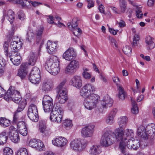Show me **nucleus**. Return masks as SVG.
I'll list each match as a JSON object with an SVG mask.
<instances>
[{"label": "nucleus", "instance_id": "nucleus-57", "mask_svg": "<svg viewBox=\"0 0 155 155\" xmlns=\"http://www.w3.org/2000/svg\"><path fill=\"white\" fill-rule=\"evenodd\" d=\"M18 17L21 20H23L25 18V14L23 11L21 10L18 12Z\"/></svg>", "mask_w": 155, "mask_h": 155}, {"label": "nucleus", "instance_id": "nucleus-56", "mask_svg": "<svg viewBox=\"0 0 155 155\" xmlns=\"http://www.w3.org/2000/svg\"><path fill=\"white\" fill-rule=\"evenodd\" d=\"M46 126L42 124V122H40L39 124V130L40 132L44 133L45 131Z\"/></svg>", "mask_w": 155, "mask_h": 155}, {"label": "nucleus", "instance_id": "nucleus-37", "mask_svg": "<svg viewBox=\"0 0 155 155\" xmlns=\"http://www.w3.org/2000/svg\"><path fill=\"white\" fill-rule=\"evenodd\" d=\"M131 103L132 108L131 109V112L132 114H136L138 113V107L136 102L131 99Z\"/></svg>", "mask_w": 155, "mask_h": 155}, {"label": "nucleus", "instance_id": "nucleus-23", "mask_svg": "<svg viewBox=\"0 0 155 155\" xmlns=\"http://www.w3.org/2000/svg\"><path fill=\"white\" fill-rule=\"evenodd\" d=\"M56 65L51 66L45 68V69L51 74L55 75L57 74L59 72L60 68L59 67V64Z\"/></svg>", "mask_w": 155, "mask_h": 155}, {"label": "nucleus", "instance_id": "nucleus-5", "mask_svg": "<svg viewBox=\"0 0 155 155\" xmlns=\"http://www.w3.org/2000/svg\"><path fill=\"white\" fill-rule=\"evenodd\" d=\"M63 110L60 105H55L51 111L50 119L52 121L61 123L63 119Z\"/></svg>", "mask_w": 155, "mask_h": 155}, {"label": "nucleus", "instance_id": "nucleus-35", "mask_svg": "<svg viewBox=\"0 0 155 155\" xmlns=\"http://www.w3.org/2000/svg\"><path fill=\"white\" fill-rule=\"evenodd\" d=\"M124 134L125 137L127 138V140H129L130 138H133L134 136V132L132 130L127 129L124 130Z\"/></svg>", "mask_w": 155, "mask_h": 155}, {"label": "nucleus", "instance_id": "nucleus-58", "mask_svg": "<svg viewBox=\"0 0 155 155\" xmlns=\"http://www.w3.org/2000/svg\"><path fill=\"white\" fill-rule=\"evenodd\" d=\"M82 74L83 76L86 79H89L91 78V74L88 72L83 71Z\"/></svg>", "mask_w": 155, "mask_h": 155}, {"label": "nucleus", "instance_id": "nucleus-30", "mask_svg": "<svg viewBox=\"0 0 155 155\" xmlns=\"http://www.w3.org/2000/svg\"><path fill=\"white\" fill-rule=\"evenodd\" d=\"M101 152L100 147L96 145L91 147L90 150L91 155H96L99 154Z\"/></svg>", "mask_w": 155, "mask_h": 155}, {"label": "nucleus", "instance_id": "nucleus-19", "mask_svg": "<svg viewBox=\"0 0 155 155\" xmlns=\"http://www.w3.org/2000/svg\"><path fill=\"white\" fill-rule=\"evenodd\" d=\"M113 103V100L108 95H106L104 97L101 104L103 108H107L111 107Z\"/></svg>", "mask_w": 155, "mask_h": 155}, {"label": "nucleus", "instance_id": "nucleus-4", "mask_svg": "<svg viewBox=\"0 0 155 155\" xmlns=\"http://www.w3.org/2000/svg\"><path fill=\"white\" fill-rule=\"evenodd\" d=\"M10 87L4 97L7 101L12 100L17 104H19L21 100V97L19 91L12 89Z\"/></svg>", "mask_w": 155, "mask_h": 155}, {"label": "nucleus", "instance_id": "nucleus-59", "mask_svg": "<svg viewBox=\"0 0 155 155\" xmlns=\"http://www.w3.org/2000/svg\"><path fill=\"white\" fill-rule=\"evenodd\" d=\"M87 8H88L90 9L94 6V3L92 0H87Z\"/></svg>", "mask_w": 155, "mask_h": 155}, {"label": "nucleus", "instance_id": "nucleus-54", "mask_svg": "<svg viewBox=\"0 0 155 155\" xmlns=\"http://www.w3.org/2000/svg\"><path fill=\"white\" fill-rule=\"evenodd\" d=\"M139 39V38L138 35H135L133 39V42L132 44L133 46L137 45V42Z\"/></svg>", "mask_w": 155, "mask_h": 155}, {"label": "nucleus", "instance_id": "nucleus-11", "mask_svg": "<svg viewBox=\"0 0 155 155\" xmlns=\"http://www.w3.org/2000/svg\"><path fill=\"white\" fill-rule=\"evenodd\" d=\"M112 137L110 134L108 132L105 133L101 138L100 142L101 144L106 147L112 145L113 143Z\"/></svg>", "mask_w": 155, "mask_h": 155}, {"label": "nucleus", "instance_id": "nucleus-25", "mask_svg": "<svg viewBox=\"0 0 155 155\" xmlns=\"http://www.w3.org/2000/svg\"><path fill=\"white\" fill-rule=\"evenodd\" d=\"M47 49L49 54H52L53 52H55L57 51V44L56 43L51 42L48 40L47 43Z\"/></svg>", "mask_w": 155, "mask_h": 155}, {"label": "nucleus", "instance_id": "nucleus-45", "mask_svg": "<svg viewBox=\"0 0 155 155\" xmlns=\"http://www.w3.org/2000/svg\"><path fill=\"white\" fill-rule=\"evenodd\" d=\"M78 76L75 75L72 78L70 82V84L76 87L78 86Z\"/></svg>", "mask_w": 155, "mask_h": 155}, {"label": "nucleus", "instance_id": "nucleus-61", "mask_svg": "<svg viewBox=\"0 0 155 155\" xmlns=\"http://www.w3.org/2000/svg\"><path fill=\"white\" fill-rule=\"evenodd\" d=\"M26 2H28L29 3H31L32 4V6L34 7H36L38 5L40 4H42L40 2H38L34 1L33 2L31 1H28L26 0L25 1V3Z\"/></svg>", "mask_w": 155, "mask_h": 155}, {"label": "nucleus", "instance_id": "nucleus-6", "mask_svg": "<svg viewBox=\"0 0 155 155\" xmlns=\"http://www.w3.org/2000/svg\"><path fill=\"white\" fill-rule=\"evenodd\" d=\"M53 100L48 95H46L44 96L42 101L43 108L45 112H49L51 111H53V109L54 105L58 104H54L53 106Z\"/></svg>", "mask_w": 155, "mask_h": 155}, {"label": "nucleus", "instance_id": "nucleus-3", "mask_svg": "<svg viewBox=\"0 0 155 155\" xmlns=\"http://www.w3.org/2000/svg\"><path fill=\"white\" fill-rule=\"evenodd\" d=\"M66 82V80H64L58 86L56 89L57 93L56 100L61 104L64 103L67 100V90L63 87Z\"/></svg>", "mask_w": 155, "mask_h": 155}, {"label": "nucleus", "instance_id": "nucleus-9", "mask_svg": "<svg viewBox=\"0 0 155 155\" xmlns=\"http://www.w3.org/2000/svg\"><path fill=\"white\" fill-rule=\"evenodd\" d=\"M95 126L92 124H89L83 127L81 131V136L83 137H91L92 136Z\"/></svg>", "mask_w": 155, "mask_h": 155}, {"label": "nucleus", "instance_id": "nucleus-14", "mask_svg": "<svg viewBox=\"0 0 155 155\" xmlns=\"http://www.w3.org/2000/svg\"><path fill=\"white\" fill-rule=\"evenodd\" d=\"M28 65L26 63H23L21 64L20 68L18 71L17 75L21 79H24L28 73L27 69Z\"/></svg>", "mask_w": 155, "mask_h": 155}, {"label": "nucleus", "instance_id": "nucleus-20", "mask_svg": "<svg viewBox=\"0 0 155 155\" xmlns=\"http://www.w3.org/2000/svg\"><path fill=\"white\" fill-rule=\"evenodd\" d=\"M126 145L129 149H133L136 150L140 147L139 141L138 140H133L130 139L127 142Z\"/></svg>", "mask_w": 155, "mask_h": 155}, {"label": "nucleus", "instance_id": "nucleus-55", "mask_svg": "<svg viewBox=\"0 0 155 155\" xmlns=\"http://www.w3.org/2000/svg\"><path fill=\"white\" fill-rule=\"evenodd\" d=\"M49 18H48V22L51 24H55V19L54 17L51 15H49L48 16Z\"/></svg>", "mask_w": 155, "mask_h": 155}, {"label": "nucleus", "instance_id": "nucleus-10", "mask_svg": "<svg viewBox=\"0 0 155 155\" xmlns=\"http://www.w3.org/2000/svg\"><path fill=\"white\" fill-rule=\"evenodd\" d=\"M78 18H74L72 20V24L71 22L68 23V27L70 30L72 31L74 37H73L72 39L75 42H77L78 37Z\"/></svg>", "mask_w": 155, "mask_h": 155}, {"label": "nucleus", "instance_id": "nucleus-26", "mask_svg": "<svg viewBox=\"0 0 155 155\" xmlns=\"http://www.w3.org/2000/svg\"><path fill=\"white\" fill-rule=\"evenodd\" d=\"M10 45L12 50V53L18 52L19 49H20L21 46V42L14 41L13 39Z\"/></svg>", "mask_w": 155, "mask_h": 155}, {"label": "nucleus", "instance_id": "nucleus-8", "mask_svg": "<svg viewBox=\"0 0 155 155\" xmlns=\"http://www.w3.org/2000/svg\"><path fill=\"white\" fill-rule=\"evenodd\" d=\"M40 71L38 68L37 67H34L29 75V80L32 83L38 84L40 80Z\"/></svg>", "mask_w": 155, "mask_h": 155}, {"label": "nucleus", "instance_id": "nucleus-32", "mask_svg": "<svg viewBox=\"0 0 155 155\" xmlns=\"http://www.w3.org/2000/svg\"><path fill=\"white\" fill-rule=\"evenodd\" d=\"M147 134H154L155 135V125L154 124L147 125L145 128Z\"/></svg>", "mask_w": 155, "mask_h": 155}, {"label": "nucleus", "instance_id": "nucleus-13", "mask_svg": "<svg viewBox=\"0 0 155 155\" xmlns=\"http://www.w3.org/2000/svg\"><path fill=\"white\" fill-rule=\"evenodd\" d=\"M76 55V53L74 49L72 48H70L63 54V57L66 60L70 61L74 59Z\"/></svg>", "mask_w": 155, "mask_h": 155}, {"label": "nucleus", "instance_id": "nucleus-50", "mask_svg": "<svg viewBox=\"0 0 155 155\" xmlns=\"http://www.w3.org/2000/svg\"><path fill=\"white\" fill-rule=\"evenodd\" d=\"M4 52L5 53V54L8 56V41H5L3 45Z\"/></svg>", "mask_w": 155, "mask_h": 155}, {"label": "nucleus", "instance_id": "nucleus-1", "mask_svg": "<svg viewBox=\"0 0 155 155\" xmlns=\"http://www.w3.org/2000/svg\"><path fill=\"white\" fill-rule=\"evenodd\" d=\"M84 102L85 107L89 110H91L95 107L100 101V96L96 94H91L87 95Z\"/></svg>", "mask_w": 155, "mask_h": 155}, {"label": "nucleus", "instance_id": "nucleus-39", "mask_svg": "<svg viewBox=\"0 0 155 155\" xmlns=\"http://www.w3.org/2000/svg\"><path fill=\"white\" fill-rule=\"evenodd\" d=\"M71 148L73 150H78V139H76L72 141L70 143Z\"/></svg>", "mask_w": 155, "mask_h": 155}, {"label": "nucleus", "instance_id": "nucleus-15", "mask_svg": "<svg viewBox=\"0 0 155 155\" xmlns=\"http://www.w3.org/2000/svg\"><path fill=\"white\" fill-rule=\"evenodd\" d=\"M52 143L54 145L60 147H65L66 145L68 140L64 137H59L52 140Z\"/></svg>", "mask_w": 155, "mask_h": 155}, {"label": "nucleus", "instance_id": "nucleus-33", "mask_svg": "<svg viewBox=\"0 0 155 155\" xmlns=\"http://www.w3.org/2000/svg\"><path fill=\"white\" fill-rule=\"evenodd\" d=\"M117 87L119 91L118 97L121 100L124 99L126 94L124 89L120 86H117Z\"/></svg>", "mask_w": 155, "mask_h": 155}, {"label": "nucleus", "instance_id": "nucleus-47", "mask_svg": "<svg viewBox=\"0 0 155 155\" xmlns=\"http://www.w3.org/2000/svg\"><path fill=\"white\" fill-rule=\"evenodd\" d=\"M37 150L39 151H42L45 149L44 145L43 143L39 140L37 143V146L36 147Z\"/></svg>", "mask_w": 155, "mask_h": 155}, {"label": "nucleus", "instance_id": "nucleus-62", "mask_svg": "<svg viewBox=\"0 0 155 155\" xmlns=\"http://www.w3.org/2000/svg\"><path fill=\"white\" fill-rule=\"evenodd\" d=\"M9 134H12L18 133L16 129L13 126H11L9 128Z\"/></svg>", "mask_w": 155, "mask_h": 155}, {"label": "nucleus", "instance_id": "nucleus-43", "mask_svg": "<svg viewBox=\"0 0 155 155\" xmlns=\"http://www.w3.org/2000/svg\"><path fill=\"white\" fill-rule=\"evenodd\" d=\"M17 155H28L27 149L25 148H21L17 151Z\"/></svg>", "mask_w": 155, "mask_h": 155}, {"label": "nucleus", "instance_id": "nucleus-29", "mask_svg": "<svg viewBox=\"0 0 155 155\" xmlns=\"http://www.w3.org/2000/svg\"><path fill=\"white\" fill-rule=\"evenodd\" d=\"M8 139V136L6 131H4L0 134V145H3L5 144Z\"/></svg>", "mask_w": 155, "mask_h": 155}, {"label": "nucleus", "instance_id": "nucleus-53", "mask_svg": "<svg viewBox=\"0 0 155 155\" xmlns=\"http://www.w3.org/2000/svg\"><path fill=\"white\" fill-rule=\"evenodd\" d=\"M114 117L113 116H110L109 115L107 117L106 121L107 124H111L113 122Z\"/></svg>", "mask_w": 155, "mask_h": 155}, {"label": "nucleus", "instance_id": "nucleus-48", "mask_svg": "<svg viewBox=\"0 0 155 155\" xmlns=\"http://www.w3.org/2000/svg\"><path fill=\"white\" fill-rule=\"evenodd\" d=\"M20 103L21 104V105H18V108L17 110L15 112H17H17H20L22 111L25 108L26 105L25 101L24 102L23 101L22 102H20Z\"/></svg>", "mask_w": 155, "mask_h": 155}, {"label": "nucleus", "instance_id": "nucleus-28", "mask_svg": "<svg viewBox=\"0 0 155 155\" xmlns=\"http://www.w3.org/2000/svg\"><path fill=\"white\" fill-rule=\"evenodd\" d=\"M37 59V55L33 52H31L29 56L28 64L29 65L33 66L35 63Z\"/></svg>", "mask_w": 155, "mask_h": 155}, {"label": "nucleus", "instance_id": "nucleus-64", "mask_svg": "<svg viewBox=\"0 0 155 155\" xmlns=\"http://www.w3.org/2000/svg\"><path fill=\"white\" fill-rule=\"evenodd\" d=\"M15 17V14L13 15H12L11 16H9L7 17V19H8V20L10 21L11 24H12L13 23L14 21Z\"/></svg>", "mask_w": 155, "mask_h": 155}, {"label": "nucleus", "instance_id": "nucleus-2", "mask_svg": "<svg viewBox=\"0 0 155 155\" xmlns=\"http://www.w3.org/2000/svg\"><path fill=\"white\" fill-rule=\"evenodd\" d=\"M124 132V130L121 128L116 129L114 132L116 140L117 141L120 142L119 147L123 153H125V149L127 140Z\"/></svg>", "mask_w": 155, "mask_h": 155}, {"label": "nucleus", "instance_id": "nucleus-12", "mask_svg": "<svg viewBox=\"0 0 155 155\" xmlns=\"http://www.w3.org/2000/svg\"><path fill=\"white\" fill-rule=\"evenodd\" d=\"M95 91L94 87L91 84H86L83 87L80 91V94L81 96L85 97L87 95H90L89 93L91 94Z\"/></svg>", "mask_w": 155, "mask_h": 155}, {"label": "nucleus", "instance_id": "nucleus-27", "mask_svg": "<svg viewBox=\"0 0 155 155\" xmlns=\"http://www.w3.org/2000/svg\"><path fill=\"white\" fill-rule=\"evenodd\" d=\"M153 40V38L150 36L146 37L145 41L147 44L146 46L147 49H151L154 48L155 44Z\"/></svg>", "mask_w": 155, "mask_h": 155}, {"label": "nucleus", "instance_id": "nucleus-16", "mask_svg": "<svg viewBox=\"0 0 155 155\" xmlns=\"http://www.w3.org/2000/svg\"><path fill=\"white\" fill-rule=\"evenodd\" d=\"M10 58V60L14 65L18 66L20 64L21 57L18 52L12 53Z\"/></svg>", "mask_w": 155, "mask_h": 155}, {"label": "nucleus", "instance_id": "nucleus-41", "mask_svg": "<svg viewBox=\"0 0 155 155\" xmlns=\"http://www.w3.org/2000/svg\"><path fill=\"white\" fill-rule=\"evenodd\" d=\"M62 124L63 126L66 128L71 127L72 126V121L68 119L64 120Z\"/></svg>", "mask_w": 155, "mask_h": 155}, {"label": "nucleus", "instance_id": "nucleus-40", "mask_svg": "<svg viewBox=\"0 0 155 155\" xmlns=\"http://www.w3.org/2000/svg\"><path fill=\"white\" fill-rule=\"evenodd\" d=\"M120 5L121 12L124 13L125 12L127 4L125 1L124 0H120Z\"/></svg>", "mask_w": 155, "mask_h": 155}, {"label": "nucleus", "instance_id": "nucleus-60", "mask_svg": "<svg viewBox=\"0 0 155 155\" xmlns=\"http://www.w3.org/2000/svg\"><path fill=\"white\" fill-rule=\"evenodd\" d=\"M136 16L138 18H141L143 15L141 11L139 9H137L136 10Z\"/></svg>", "mask_w": 155, "mask_h": 155}, {"label": "nucleus", "instance_id": "nucleus-51", "mask_svg": "<svg viewBox=\"0 0 155 155\" xmlns=\"http://www.w3.org/2000/svg\"><path fill=\"white\" fill-rule=\"evenodd\" d=\"M34 36V34L30 31L27 32V40L29 42H31Z\"/></svg>", "mask_w": 155, "mask_h": 155}, {"label": "nucleus", "instance_id": "nucleus-21", "mask_svg": "<svg viewBox=\"0 0 155 155\" xmlns=\"http://www.w3.org/2000/svg\"><path fill=\"white\" fill-rule=\"evenodd\" d=\"M53 86V82L51 80H45L42 84V90L45 92H48L51 91Z\"/></svg>", "mask_w": 155, "mask_h": 155}, {"label": "nucleus", "instance_id": "nucleus-24", "mask_svg": "<svg viewBox=\"0 0 155 155\" xmlns=\"http://www.w3.org/2000/svg\"><path fill=\"white\" fill-rule=\"evenodd\" d=\"M137 132L139 136L144 139H147L150 135L147 134L145 127L142 125L140 126L138 128Z\"/></svg>", "mask_w": 155, "mask_h": 155}, {"label": "nucleus", "instance_id": "nucleus-34", "mask_svg": "<svg viewBox=\"0 0 155 155\" xmlns=\"http://www.w3.org/2000/svg\"><path fill=\"white\" fill-rule=\"evenodd\" d=\"M9 136L10 139L13 142L17 143L19 140V137L18 132L9 134Z\"/></svg>", "mask_w": 155, "mask_h": 155}, {"label": "nucleus", "instance_id": "nucleus-46", "mask_svg": "<svg viewBox=\"0 0 155 155\" xmlns=\"http://www.w3.org/2000/svg\"><path fill=\"white\" fill-rule=\"evenodd\" d=\"M38 140L36 139L31 140L29 143V146L32 147L36 148L37 146V143Z\"/></svg>", "mask_w": 155, "mask_h": 155}, {"label": "nucleus", "instance_id": "nucleus-17", "mask_svg": "<svg viewBox=\"0 0 155 155\" xmlns=\"http://www.w3.org/2000/svg\"><path fill=\"white\" fill-rule=\"evenodd\" d=\"M78 66V61L76 60L72 61L66 67L65 71L73 74L76 71Z\"/></svg>", "mask_w": 155, "mask_h": 155}, {"label": "nucleus", "instance_id": "nucleus-38", "mask_svg": "<svg viewBox=\"0 0 155 155\" xmlns=\"http://www.w3.org/2000/svg\"><path fill=\"white\" fill-rule=\"evenodd\" d=\"M9 121L5 117L0 118V124L2 126L7 127L9 125Z\"/></svg>", "mask_w": 155, "mask_h": 155}, {"label": "nucleus", "instance_id": "nucleus-18", "mask_svg": "<svg viewBox=\"0 0 155 155\" xmlns=\"http://www.w3.org/2000/svg\"><path fill=\"white\" fill-rule=\"evenodd\" d=\"M59 64V61L58 58L56 56H51L48 59L45 65V68L51 66L56 65V64Z\"/></svg>", "mask_w": 155, "mask_h": 155}, {"label": "nucleus", "instance_id": "nucleus-31", "mask_svg": "<svg viewBox=\"0 0 155 155\" xmlns=\"http://www.w3.org/2000/svg\"><path fill=\"white\" fill-rule=\"evenodd\" d=\"M127 122V118L126 116L122 117L118 119V123L120 128L125 127Z\"/></svg>", "mask_w": 155, "mask_h": 155}, {"label": "nucleus", "instance_id": "nucleus-49", "mask_svg": "<svg viewBox=\"0 0 155 155\" xmlns=\"http://www.w3.org/2000/svg\"><path fill=\"white\" fill-rule=\"evenodd\" d=\"M131 48L128 46H126L123 48V51L124 53L127 55H129L131 54Z\"/></svg>", "mask_w": 155, "mask_h": 155}, {"label": "nucleus", "instance_id": "nucleus-63", "mask_svg": "<svg viewBox=\"0 0 155 155\" xmlns=\"http://www.w3.org/2000/svg\"><path fill=\"white\" fill-rule=\"evenodd\" d=\"M116 24H118L120 28L124 27L126 26V23L124 21L120 20L119 22L117 21Z\"/></svg>", "mask_w": 155, "mask_h": 155}, {"label": "nucleus", "instance_id": "nucleus-44", "mask_svg": "<svg viewBox=\"0 0 155 155\" xmlns=\"http://www.w3.org/2000/svg\"><path fill=\"white\" fill-rule=\"evenodd\" d=\"M78 145V151H81L85 148L86 146V143L84 140H81Z\"/></svg>", "mask_w": 155, "mask_h": 155}, {"label": "nucleus", "instance_id": "nucleus-42", "mask_svg": "<svg viewBox=\"0 0 155 155\" xmlns=\"http://www.w3.org/2000/svg\"><path fill=\"white\" fill-rule=\"evenodd\" d=\"M3 154L4 155H13V150L8 147H5L3 149Z\"/></svg>", "mask_w": 155, "mask_h": 155}, {"label": "nucleus", "instance_id": "nucleus-36", "mask_svg": "<svg viewBox=\"0 0 155 155\" xmlns=\"http://www.w3.org/2000/svg\"><path fill=\"white\" fill-rule=\"evenodd\" d=\"M44 29V28L42 27L36 31V35L37 38V41L38 43L41 39Z\"/></svg>", "mask_w": 155, "mask_h": 155}, {"label": "nucleus", "instance_id": "nucleus-52", "mask_svg": "<svg viewBox=\"0 0 155 155\" xmlns=\"http://www.w3.org/2000/svg\"><path fill=\"white\" fill-rule=\"evenodd\" d=\"M3 18H4L5 17L6 15V17H8V16H11L12 15H13L14 14V12L11 9H9L7 11H5L3 12Z\"/></svg>", "mask_w": 155, "mask_h": 155}, {"label": "nucleus", "instance_id": "nucleus-22", "mask_svg": "<svg viewBox=\"0 0 155 155\" xmlns=\"http://www.w3.org/2000/svg\"><path fill=\"white\" fill-rule=\"evenodd\" d=\"M17 128L20 134L23 136H26L28 133L25 123L23 121H18L17 123Z\"/></svg>", "mask_w": 155, "mask_h": 155}, {"label": "nucleus", "instance_id": "nucleus-7", "mask_svg": "<svg viewBox=\"0 0 155 155\" xmlns=\"http://www.w3.org/2000/svg\"><path fill=\"white\" fill-rule=\"evenodd\" d=\"M28 118L32 121L37 122L38 120V112L36 106L31 104L29 106L27 112Z\"/></svg>", "mask_w": 155, "mask_h": 155}]
</instances>
